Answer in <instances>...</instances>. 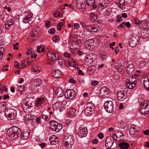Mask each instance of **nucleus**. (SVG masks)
<instances>
[{"mask_svg":"<svg viewBox=\"0 0 149 149\" xmlns=\"http://www.w3.org/2000/svg\"><path fill=\"white\" fill-rule=\"evenodd\" d=\"M36 119H35V120L37 123L39 124L40 123V118L39 117H37L36 116Z\"/></svg>","mask_w":149,"mask_h":149,"instance_id":"nucleus-63","label":"nucleus"},{"mask_svg":"<svg viewBox=\"0 0 149 149\" xmlns=\"http://www.w3.org/2000/svg\"><path fill=\"white\" fill-rule=\"evenodd\" d=\"M16 111L15 110L10 108L6 109L5 111V115L9 119H13L16 117Z\"/></svg>","mask_w":149,"mask_h":149,"instance_id":"nucleus-5","label":"nucleus"},{"mask_svg":"<svg viewBox=\"0 0 149 149\" xmlns=\"http://www.w3.org/2000/svg\"><path fill=\"white\" fill-rule=\"evenodd\" d=\"M51 25V22L50 21H46L45 23V26L46 27L49 26Z\"/></svg>","mask_w":149,"mask_h":149,"instance_id":"nucleus-64","label":"nucleus"},{"mask_svg":"<svg viewBox=\"0 0 149 149\" xmlns=\"http://www.w3.org/2000/svg\"><path fill=\"white\" fill-rule=\"evenodd\" d=\"M53 40L55 42H56L60 40V38L57 35H55L52 38Z\"/></svg>","mask_w":149,"mask_h":149,"instance_id":"nucleus-43","label":"nucleus"},{"mask_svg":"<svg viewBox=\"0 0 149 149\" xmlns=\"http://www.w3.org/2000/svg\"><path fill=\"white\" fill-rule=\"evenodd\" d=\"M119 146L122 149H127L129 147V144L124 142L120 143Z\"/></svg>","mask_w":149,"mask_h":149,"instance_id":"nucleus-27","label":"nucleus"},{"mask_svg":"<svg viewBox=\"0 0 149 149\" xmlns=\"http://www.w3.org/2000/svg\"><path fill=\"white\" fill-rule=\"evenodd\" d=\"M33 49H29L27 52L26 53V54L28 56H29L30 54H31L33 53Z\"/></svg>","mask_w":149,"mask_h":149,"instance_id":"nucleus-54","label":"nucleus"},{"mask_svg":"<svg viewBox=\"0 0 149 149\" xmlns=\"http://www.w3.org/2000/svg\"><path fill=\"white\" fill-rule=\"evenodd\" d=\"M135 68L133 64L130 63L128 64L127 68V72L130 75H133L134 74Z\"/></svg>","mask_w":149,"mask_h":149,"instance_id":"nucleus-19","label":"nucleus"},{"mask_svg":"<svg viewBox=\"0 0 149 149\" xmlns=\"http://www.w3.org/2000/svg\"><path fill=\"white\" fill-rule=\"evenodd\" d=\"M68 65L71 67H75L76 66V64L75 63H70V62H69V61L68 62Z\"/></svg>","mask_w":149,"mask_h":149,"instance_id":"nucleus-59","label":"nucleus"},{"mask_svg":"<svg viewBox=\"0 0 149 149\" xmlns=\"http://www.w3.org/2000/svg\"><path fill=\"white\" fill-rule=\"evenodd\" d=\"M43 46L41 45L37 47V52L38 53L43 52L45 51V49L43 47Z\"/></svg>","mask_w":149,"mask_h":149,"instance_id":"nucleus-39","label":"nucleus"},{"mask_svg":"<svg viewBox=\"0 0 149 149\" xmlns=\"http://www.w3.org/2000/svg\"><path fill=\"white\" fill-rule=\"evenodd\" d=\"M39 29V28H37L36 29V30L35 29H32V32L33 33H35L36 34V35L38 34V31H37V30H38Z\"/></svg>","mask_w":149,"mask_h":149,"instance_id":"nucleus-60","label":"nucleus"},{"mask_svg":"<svg viewBox=\"0 0 149 149\" xmlns=\"http://www.w3.org/2000/svg\"><path fill=\"white\" fill-rule=\"evenodd\" d=\"M64 55L65 58H69L70 57V54L67 52H65L64 54Z\"/></svg>","mask_w":149,"mask_h":149,"instance_id":"nucleus-62","label":"nucleus"},{"mask_svg":"<svg viewBox=\"0 0 149 149\" xmlns=\"http://www.w3.org/2000/svg\"><path fill=\"white\" fill-rule=\"evenodd\" d=\"M45 102V99L43 98H41L37 99L36 102V106L39 107Z\"/></svg>","mask_w":149,"mask_h":149,"instance_id":"nucleus-30","label":"nucleus"},{"mask_svg":"<svg viewBox=\"0 0 149 149\" xmlns=\"http://www.w3.org/2000/svg\"><path fill=\"white\" fill-rule=\"evenodd\" d=\"M62 72L59 70H55L53 73V76L56 78H59L63 76Z\"/></svg>","mask_w":149,"mask_h":149,"instance_id":"nucleus-26","label":"nucleus"},{"mask_svg":"<svg viewBox=\"0 0 149 149\" xmlns=\"http://www.w3.org/2000/svg\"><path fill=\"white\" fill-rule=\"evenodd\" d=\"M137 128L136 126L134 124H132L131 125V127L130 129H133L134 130H137L136 129Z\"/></svg>","mask_w":149,"mask_h":149,"instance_id":"nucleus-61","label":"nucleus"},{"mask_svg":"<svg viewBox=\"0 0 149 149\" xmlns=\"http://www.w3.org/2000/svg\"><path fill=\"white\" fill-rule=\"evenodd\" d=\"M69 113L72 116H73L76 112V109L72 107H70L69 109Z\"/></svg>","mask_w":149,"mask_h":149,"instance_id":"nucleus-35","label":"nucleus"},{"mask_svg":"<svg viewBox=\"0 0 149 149\" xmlns=\"http://www.w3.org/2000/svg\"><path fill=\"white\" fill-rule=\"evenodd\" d=\"M110 93L109 89L105 86L102 87L100 91V95L101 97L106 96Z\"/></svg>","mask_w":149,"mask_h":149,"instance_id":"nucleus-16","label":"nucleus"},{"mask_svg":"<svg viewBox=\"0 0 149 149\" xmlns=\"http://www.w3.org/2000/svg\"><path fill=\"white\" fill-rule=\"evenodd\" d=\"M29 56H30L31 58L34 57V58H35L37 57V54H36L35 53L33 52Z\"/></svg>","mask_w":149,"mask_h":149,"instance_id":"nucleus-57","label":"nucleus"},{"mask_svg":"<svg viewBox=\"0 0 149 149\" xmlns=\"http://www.w3.org/2000/svg\"><path fill=\"white\" fill-rule=\"evenodd\" d=\"M65 102V101H64L62 102L60 101L56 102L53 105L52 107L53 109L55 110H58L59 111H61L65 108L62 104Z\"/></svg>","mask_w":149,"mask_h":149,"instance_id":"nucleus-11","label":"nucleus"},{"mask_svg":"<svg viewBox=\"0 0 149 149\" xmlns=\"http://www.w3.org/2000/svg\"><path fill=\"white\" fill-rule=\"evenodd\" d=\"M104 107L107 112L112 113L113 110V104L111 101H107L104 103Z\"/></svg>","mask_w":149,"mask_h":149,"instance_id":"nucleus-9","label":"nucleus"},{"mask_svg":"<svg viewBox=\"0 0 149 149\" xmlns=\"http://www.w3.org/2000/svg\"><path fill=\"white\" fill-rule=\"evenodd\" d=\"M143 84L146 89L149 91V76L144 78L143 80Z\"/></svg>","mask_w":149,"mask_h":149,"instance_id":"nucleus-24","label":"nucleus"},{"mask_svg":"<svg viewBox=\"0 0 149 149\" xmlns=\"http://www.w3.org/2000/svg\"><path fill=\"white\" fill-rule=\"evenodd\" d=\"M7 135L10 139H15L21 136L22 132L20 128L17 126L11 127L7 131Z\"/></svg>","mask_w":149,"mask_h":149,"instance_id":"nucleus-1","label":"nucleus"},{"mask_svg":"<svg viewBox=\"0 0 149 149\" xmlns=\"http://www.w3.org/2000/svg\"><path fill=\"white\" fill-rule=\"evenodd\" d=\"M87 107L84 110V113H93L95 109L94 104L91 102H88L87 104Z\"/></svg>","mask_w":149,"mask_h":149,"instance_id":"nucleus-12","label":"nucleus"},{"mask_svg":"<svg viewBox=\"0 0 149 149\" xmlns=\"http://www.w3.org/2000/svg\"><path fill=\"white\" fill-rule=\"evenodd\" d=\"M24 61L25 63H27V65L31 64L33 62L32 61L29 60V58H27Z\"/></svg>","mask_w":149,"mask_h":149,"instance_id":"nucleus-47","label":"nucleus"},{"mask_svg":"<svg viewBox=\"0 0 149 149\" xmlns=\"http://www.w3.org/2000/svg\"><path fill=\"white\" fill-rule=\"evenodd\" d=\"M125 3V0H120L119 1V5L121 6H124Z\"/></svg>","mask_w":149,"mask_h":149,"instance_id":"nucleus-51","label":"nucleus"},{"mask_svg":"<svg viewBox=\"0 0 149 149\" xmlns=\"http://www.w3.org/2000/svg\"><path fill=\"white\" fill-rule=\"evenodd\" d=\"M55 32V29L54 28H52L49 30L48 32L51 34H54Z\"/></svg>","mask_w":149,"mask_h":149,"instance_id":"nucleus-49","label":"nucleus"},{"mask_svg":"<svg viewBox=\"0 0 149 149\" xmlns=\"http://www.w3.org/2000/svg\"><path fill=\"white\" fill-rule=\"evenodd\" d=\"M83 0H77L76 1V6L79 8H82L85 7V4L84 3Z\"/></svg>","mask_w":149,"mask_h":149,"instance_id":"nucleus-23","label":"nucleus"},{"mask_svg":"<svg viewBox=\"0 0 149 149\" xmlns=\"http://www.w3.org/2000/svg\"><path fill=\"white\" fill-rule=\"evenodd\" d=\"M115 135H116V134H113V137L109 136L106 139L105 143V147L107 148H110L113 146L114 139L113 136H114Z\"/></svg>","mask_w":149,"mask_h":149,"instance_id":"nucleus-10","label":"nucleus"},{"mask_svg":"<svg viewBox=\"0 0 149 149\" xmlns=\"http://www.w3.org/2000/svg\"><path fill=\"white\" fill-rule=\"evenodd\" d=\"M90 18L91 20L95 21L97 19V15L93 13H91L90 14Z\"/></svg>","mask_w":149,"mask_h":149,"instance_id":"nucleus-37","label":"nucleus"},{"mask_svg":"<svg viewBox=\"0 0 149 149\" xmlns=\"http://www.w3.org/2000/svg\"><path fill=\"white\" fill-rule=\"evenodd\" d=\"M97 40L95 38L88 40L84 44V47L86 49L92 51L94 47L96 46Z\"/></svg>","mask_w":149,"mask_h":149,"instance_id":"nucleus-3","label":"nucleus"},{"mask_svg":"<svg viewBox=\"0 0 149 149\" xmlns=\"http://www.w3.org/2000/svg\"><path fill=\"white\" fill-rule=\"evenodd\" d=\"M24 89V86H19L18 87L17 90L19 92H22L23 91Z\"/></svg>","mask_w":149,"mask_h":149,"instance_id":"nucleus-50","label":"nucleus"},{"mask_svg":"<svg viewBox=\"0 0 149 149\" xmlns=\"http://www.w3.org/2000/svg\"><path fill=\"white\" fill-rule=\"evenodd\" d=\"M58 63L60 66L61 65L62 66L64 67L65 66V61L62 59H59L58 60Z\"/></svg>","mask_w":149,"mask_h":149,"instance_id":"nucleus-40","label":"nucleus"},{"mask_svg":"<svg viewBox=\"0 0 149 149\" xmlns=\"http://www.w3.org/2000/svg\"><path fill=\"white\" fill-rule=\"evenodd\" d=\"M66 94L67 98L71 100L73 99L75 96L76 93L72 89H70L67 90L65 93V95Z\"/></svg>","mask_w":149,"mask_h":149,"instance_id":"nucleus-18","label":"nucleus"},{"mask_svg":"<svg viewBox=\"0 0 149 149\" xmlns=\"http://www.w3.org/2000/svg\"><path fill=\"white\" fill-rule=\"evenodd\" d=\"M126 86L129 89H133L136 86L135 83H132L130 82L126 81Z\"/></svg>","mask_w":149,"mask_h":149,"instance_id":"nucleus-34","label":"nucleus"},{"mask_svg":"<svg viewBox=\"0 0 149 149\" xmlns=\"http://www.w3.org/2000/svg\"><path fill=\"white\" fill-rule=\"evenodd\" d=\"M4 48L3 47L0 48V60L1 59L3 56V52L4 51Z\"/></svg>","mask_w":149,"mask_h":149,"instance_id":"nucleus-46","label":"nucleus"},{"mask_svg":"<svg viewBox=\"0 0 149 149\" xmlns=\"http://www.w3.org/2000/svg\"><path fill=\"white\" fill-rule=\"evenodd\" d=\"M48 59L51 61H54L56 60L58 57L57 54L52 50H49L47 54Z\"/></svg>","mask_w":149,"mask_h":149,"instance_id":"nucleus-13","label":"nucleus"},{"mask_svg":"<svg viewBox=\"0 0 149 149\" xmlns=\"http://www.w3.org/2000/svg\"><path fill=\"white\" fill-rule=\"evenodd\" d=\"M97 58V55L94 53H90L87 55L84 59V63L88 65L94 61Z\"/></svg>","mask_w":149,"mask_h":149,"instance_id":"nucleus-4","label":"nucleus"},{"mask_svg":"<svg viewBox=\"0 0 149 149\" xmlns=\"http://www.w3.org/2000/svg\"><path fill=\"white\" fill-rule=\"evenodd\" d=\"M126 81L130 82L132 83H135V86L136 85L137 81L136 78L134 77H129V78L127 79Z\"/></svg>","mask_w":149,"mask_h":149,"instance_id":"nucleus-31","label":"nucleus"},{"mask_svg":"<svg viewBox=\"0 0 149 149\" xmlns=\"http://www.w3.org/2000/svg\"><path fill=\"white\" fill-rule=\"evenodd\" d=\"M36 107V104L33 101V99L30 98L28 99V100L24 105H22V108L24 111L26 110L27 109H29L31 107Z\"/></svg>","mask_w":149,"mask_h":149,"instance_id":"nucleus-7","label":"nucleus"},{"mask_svg":"<svg viewBox=\"0 0 149 149\" xmlns=\"http://www.w3.org/2000/svg\"><path fill=\"white\" fill-rule=\"evenodd\" d=\"M58 138L55 135H53L49 139V141L51 144L55 145L58 142Z\"/></svg>","mask_w":149,"mask_h":149,"instance_id":"nucleus-21","label":"nucleus"},{"mask_svg":"<svg viewBox=\"0 0 149 149\" xmlns=\"http://www.w3.org/2000/svg\"><path fill=\"white\" fill-rule=\"evenodd\" d=\"M63 23L61 22L58 23L57 25V30L58 31L60 30L61 27L63 26Z\"/></svg>","mask_w":149,"mask_h":149,"instance_id":"nucleus-45","label":"nucleus"},{"mask_svg":"<svg viewBox=\"0 0 149 149\" xmlns=\"http://www.w3.org/2000/svg\"><path fill=\"white\" fill-rule=\"evenodd\" d=\"M29 136V133L27 132H24L22 135L21 138L22 140L27 139Z\"/></svg>","mask_w":149,"mask_h":149,"instance_id":"nucleus-33","label":"nucleus"},{"mask_svg":"<svg viewBox=\"0 0 149 149\" xmlns=\"http://www.w3.org/2000/svg\"><path fill=\"white\" fill-rule=\"evenodd\" d=\"M114 68L118 72H121L123 70V66L120 63L116 64L114 66Z\"/></svg>","mask_w":149,"mask_h":149,"instance_id":"nucleus-28","label":"nucleus"},{"mask_svg":"<svg viewBox=\"0 0 149 149\" xmlns=\"http://www.w3.org/2000/svg\"><path fill=\"white\" fill-rule=\"evenodd\" d=\"M98 83V82L97 81H92L91 84L92 85L95 86Z\"/></svg>","mask_w":149,"mask_h":149,"instance_id":"nucleus-58","label":"nucleus"},{"mask_svg":"<svg viewBox=\"0 0 149 149\" xmlns=\"http://www.w3.org/2000/svg\"><path fill=\"white\" fill-rule=\"evenodd\" d=\"M127 94L126 91H120L117 94L118 100L120 101H123L127 98Z\"/></svg>","mask_w":149,"mask_h":149,"instance_id":"nucleus-15","label":"nucleus"},{"mask_svg":"<svg viewBox=\"0 0 149 149\" xmlns=\"http://www.w3.org/2000/svg\"><path fill=\"white\" fill-rule=\"evenodd\" d=\"M36 116H31V117H30V123H33L34 121L35 120V119H36Z\"/></svg>","mask_w":149,"mask_h":149,"instance_id":"nucleus-48","label":"nucleus"},{"mask_svg":"<svg viewBox=\"0 0 149 149\" xmlns=\"http://www.w3.org/2000/svg\"><path fill=\"white\" fill-rule=\"evenodd\" d=\"M30 117L31 115L28 114L24 116V120L26 124L30 123L29 120H30Z\"/></svg>","mask_w":149,"mask_h":149,"instance_id":"nucleus-36","label":"nucleus"},{"mask_svg":"<svg viewBox=\"0 0 149 149\" xmlns=\"http://www.w3.org/2000/svg\"><path fill=\"white\" fill-rule=\"evenodd\" d=\"M71 136H66L63 142V149H70L74 143V140Z\"/></svg>","mask_w":149,"mask_h":149,"instance_id":"nucleus-2","label":"nucleus"},{"mask_svg":"<svg viewBox=\"0 0 149 149\" xmlns=\"http://www.w3.org/2000/svg\"><path fill=\"white\" fill-rule=\"evenodd\" d=\"M32 71L34 72H39L41 70V68L38 66L34 65L32 67Z\"/></svg>","mask_w":149,"mask_h":149,"instance_id":"nucleus-32","label":"nucleus"},{"mask_svg":"<svg viewBox=\"0 0 149 149\" xmlns=\"http://www.w3.org/2000/svg\"><path fill=\"white\" fill-rule=\"evenodd\" d=\"M88 133L87 128L86 127H84L81 129L79 134L80 137H86Z\"/></svg>","mask_w":149,"mask_h":149,"instance_id":"nucleus-20","label":"nucleus"},{"mask_svg":"<svg viewBox=\"0 0 149 149\" xmlns=\"http://www.w3.org/2000/svg\"><path fill=\"white\" fill-rule=\"evenodd\" d=\"M58 123L55 121H53L50 123V129L52 131H55L57 132H59L60 131V128H58Z\"/></svg>","mask_w":149,"mask_h":149,"instance_id":"nucleus-14","label":"nucleus"},{"mask_svg":"<svg viewBox=\"0 0 149 149\" xmlns=\"http://www.w3.org/2000/svg\"><path fill=\"white\" fill-rule=\"evenodd\" d=\"M19 43L17 42H16L15 44H13V48L14 49H17L19 46Z\"/></svg>","mask_w":149,"mask_h":149,"instance_id":"nucleus-53","label":"nucleus"},{"mask_svg":"<svg viewBox=\"0 0 149 149\" xmlns=\"http://www.w3.org/2000/svg\"><path fill=\"white\" fill-rule=\"evenodd\" d=\"M141 107L139 111L142 114L146 115L149 112V102L147 103H141Z\"/></svg>","mask_w":149,"mask_h":149,"instance_id":"nucleus-6","label":"nucleus"},{"mask_svg":"<svg viewBox=\"0 0 149 149\" xmlns=\"http://www.w3.org/2000/svg\"><path fill=\"white\" fill-rule=\"evenodd\" d=\"M138 133L137 130H134L133 129H130V134L131 136H133L134 135H136Z\"/></svg>","mask_w":149,"mask_h":149,"instance_id":"nucleus-38","label":"nucleus"},{"mask_svg":"<svg viewBox=\"0 0 149 149\" xmlns=\"http://www.w3.org/2000/svg\"><path fill=\"white\" fill-rule=\"evenodd\" d=\"M91 29L92 30H90L91 32H95L97 31V30L98 29V28H97L96 27L93 26Z\"/></svg>","mask_w":149,"mask_h":149,"instance_id":"nucleus-55","label":"nucleus"},{"mask_svg":"<svg viewBox=\"0 0 149 149\" xmlns=\"http://www.w3.org/2000/svg\"><path fill=\"white\" fill-rule=\"evenodd\" d=\"M7 90L6 88L4 86H0V92L3 93V92H6Z\"/></svg>","mask_w":149,"mask_h":149,"instance_id":"nucleus-41","label":"nucleus"},{"mask_svg":"<svg viewBox=\"0 0 149 149\" xmlns=\"http://www.w3.org/2000/svg\"><path fill=\"white\" fill-rule=\"evenodd\" d=\"M26 64V63L24 62V61L23 62H22L20 64V68H23L25 67V65Z\"/></svg>","mask_w":149,"mask_h":149,"instance_id":"nucleus-56","label":"nucleus"},{"mask_svg":"<svg viewBox=\"0 0 149 149\" xmlns=\"http://www.w3.org/2000/svg\"><path fill=\"white\" fill-rule=\"evenodd\" d=\"M33 16V13L31 12L26 13V15L23 19V22L25 23L30 24Z\"/></svg>","mask_w":149,"mask_h":149,"instance_id":"nucleus-17","label":"nucleus"},{"mask_svg":"<svg viewBox=\"0 0 149 149\" xmlns=\"http://www.w3.org/2000/svg\"><path fill=\"white\" fill-rule=\"evenodd\" d=\"M139 37L138 35H133L132 36L129 42V45L131 47L136 46L139 44Z\"/></svg>","mask_w":149,"mask_h":149,"instance_id":"nucleus-8","label":"nucleus"},{"mask_svg":"<svg viewBox=\"0 0 149 149\" xmlns=\"http://www.w3.org/2000/svg\"><path fill=\"white\" fill-rule=\"evenodd\" d=\"M95 67L94 65H90L87 69L88 72L89 74H93L95 71Z\"/></svg>","mask_w":149,"mask_h":149,"instance_id":"nucleus-29","label":"nucleus"},{"mask_svg":"<svg viewBox=\"0 0 149 149\" xmlns=\"http://www.w3.org/2000/svg\"><path fill=\"white\" fill-rule=\"evenodd\" d=\"M42 118L45 120H49V116L45 115H42Z\"/></svg>","mask_w":149,"mask_h":149,"instance_id":"nucleus-52","label":"nucleus"},{"mask_svg":"<svg viewBox=\"0 0 149 149\" xmlns=\"http://www.w3.org/2000/svg\"><path fill=\"white\" fill-rule=\"evenodd\" d=\"M55 92L57 97H61L64 95L63 92L60 88L56 89Z\"/></svg>","mask_w":149,"mask_h":149,"instance_id":"nucleus-25","label":"nucleus"},{"mask_svg":"<svg viewBox=\"0 0 149 149\" xmlns=\"http://www.w3.org/2000/svg\"><path fill=\"white\" fill-rule=\"evenodd\" d=\"M34 82L36 83V85L37 86L40 85L42 83L41 80L40 79H36Z\"/></svg>","mask_w":149,"mask_h":149,"instance_id":"nucleus-42","label":"nucleus"},{"mask_svg":"<svg viewBox=\"0 0 149 149\" xmlns=\"http://www.w3.org/2000/svg\"><path fill=\"white\" fill-rule=\"evenodd\" d=\"M14 22L13 20L12 19H10L8 21L6 22L7 25H8L11 26L14 23Z\"/></svg>","mask_w":149,"mask_h":149,"instance_id":"nucleus-44","label":"nucleus"},{"mask_svg":"<svg viewBox=\"0 0 149 149\" xmlns=\"http://www.w3.org/2000/svg\"><path fill=\"white\" fill-rule=\"evenodd\" d=\"M95 0H86V3L89 6H93V8L95 9L97 7V5L95 4Z\"/></svg>","mask_w":149,"mask_h":149,"instance_id":"nucleus-22","label":"nucleus"}]
</instances>
